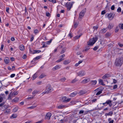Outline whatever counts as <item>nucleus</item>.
<instances>
[{"label": "nucleus", "instance_id": "nucleus-29", "mask_svg": "<svg viewBox=\"0 0 123 123\" xmlns=\"http://www.w3.org/2000/svg\"><path fill=\"white\" fill-rule=\"evenodd\" d=\"M9 60L8 58L6 59L5 60V62L6 64H7L9 62Z\"/></svg>", "mask_w": 123, "mask_h": 123}, {"label": "nucleus", "instance_id": "nucleus-22", "mask_svg": "<svg viewBox=\"0 0 123 123\" xmlns=\"http://www.w3.org/2000/svg\"><path fill=\"white\" fill-rule=\"evenodd\" d=\"M19 48L21 50L23 51L24 49V46L23 45H20L19 47Z\"/></svg>", "mask_w": 123, "mask_h": 123}, {"label": "nucleus", "instance_id": "nucleus-20", "mask_svg": "<svg viewBox=\"0 0 123 123\" xmlns=\"http://www.w3.org/2000/svg\"><path fill=\"white\" fill-rule=\"evenodd\" d=\"M86 93L85 92L83 91H81L79 93V94L80 95H82L85 94Z\"/></svg>", "mask_w": 123, "mask_h": 123}, {"label": "nucleus", "instance_id": "nucleus-56", "mask_svg": "<svg viewBox=\"0 0 123 123\" xmlns=\"http://www.w3.org/2000/svg\"><path fill=\"white\" fill-rule=\"evenodd\" d=\"M106 13V12L105 11V10H104V11H102L101 12V14L102 15H104V14Z\"/></svg>", "mask_w": 123, "mask_h": 123}, {"label": "nucleus", "instance_id": "nucleus-55", "mask_svg": "<svg viewBox=\"0 0 123 123\" xmlns=\"http://www.w3.org/2000/svg\"><path fill=\"white\" fill-rule=\"evenodd\" d=\"M115 8V7L114 5H112L111 7V9L112 10H114V9Z\"/></svg>", "mask_w": 123, "mask_h": 123}, {"label": "nucleus", "instance_id": "nucleus-58", "mask_svg": "<svg viewBox=\"0 0 123 123\" xmlns=\"http://www.w3.org/2000/svg\"><path fill=\"white\" fill-rule=\"evenodd\" d=\"M6 11L7 13H9V7H7L6 8Z\"/></svg>", "mask_w": 123, "mask_h": 123}, {"label": "nucleus", "instance_id": "nucleus-35", "mask_svg": "<svg viewBox=\"0 0 123 123\" xmlns=\"http://www.w3.org/2000/svg\"><path fill=\"white\" fill-rule=\"evenodd\" d=\"M34 52L33 53V54L38 53L41 52V51L40 50H34Z\"/></svg>", "mask_w": 123, "mask_h": 123}, {"label": "nucleus", "instance_id": "nucleus-13", "mask_svg": "<svg viewBox=\"0 0 123 123\" xmlns=\"http://www.w3.org/2000/svg\"><path fill=\"white\" fill-rule=\"evenodd\" d=\"M113 26V25L112 23H110L108 25V28L109 30H111Z\"/></svg>", "mask_w": 123, "mask_h": 123}, {"label": "nucleus", "instance_id": "nucleus-62", "mask_svg": "<svg viewBox=\"0 0 123 123\" xmlns=\"http://www.w3.org/2000/svg\"><path fill=\"white\" fill-rule=\"evenodd\" d=\"M84 112V111L82 110H80L79 112L80 114L83 113Z\"/></svg>", "mask_w": 123, "mask_h": 123}, {"label": "nucleus", "instance_id": "nucleus-36", "mask_svg": "<svg viewBox=\"0 0 123 123\" xmlns=\"http://www.w3.org/2000/svg\"><path fill=\"white\" fill-rule=\"evenodd\" d=\"M111 34V33L109 32L107 33L105 35V36L106 37H108L110 36Z\"/></svg>", "mask_w": 123, "mask_h": 123}, {"label": "nucleus", "instance_id": "nucleus-24", "mask_svg": "<svg viewBox=\"0 0 123 123\" xmlns=\"http://www.w3.org/2000/svg\"><path fill=\"white\" fill-rule=\"evenodd\" d=\"M18 109V107H15L13 109V112H17V111Z\"/></svg>", "mask_w": 123, "mask_h": 123}, {"label": "nucleus", "instance_id": "nucleus-14", "mask_svg": "<svg viewBox=\"0 0 123 123\" xmlns=\"http://www.w3.org/2000/svg\"><path fill=\"white\" fill-rule=\"evenodd\" d=\"M41 57V55L37 56L34 58L33 60L31 62H32L35 61V60H38Z\"/></svg>", "mask_w": 123, "mask_h": 123}, {"label": "nucleus", "instance_id": "nucleus-39", "mask_svg": "<svg viewBox=\"0 0 123 123\" xmlns=\"http://www.w3.org/2000/svg\"><path fill=\"white\" fill-rule=\"evenodd\" d=\"M121 9L120 7H118L117 9V12H121Z\"/></svg>", "mask_w": 123, "mask_h": 123}, {"label": "nucleus", "instance_id": "nucleus-2", "mask_svg": "<svg viewBox=\"0 0 123 123\" xmlns=\"http://www.w3.org/2000/svg\"><path fill=\"white\" fill-rule=\"evenodd\" d=\"M50 86V85H48L46 87V89L45 90V92H43L42 93L43 94L45 93L48 94L49 93H50L52 92L53 91L54 89L52 88Z\"/></svg>", "mask_w": 123, "mask_h": 123}, {"label": "nucleus", "instance_id": "nucleus-52", "mask_svg": "<svg viewBox=\"0 0 123 123\" xmlns=\"http://www.w3.org/2000/svg\"><path fill=\"white\" fill-rule=\"evenodd\" d=\"M37 92L36 90H34L32 93V94L33 95L36 94L37 93Z\"/></svg>", "mask_w": 123, "mask_h": 123}, {"label": "nucleus", "instance_id": "nucleus-41", "mask_svg": "<svg viewBox=\"0 0 123 123\" xmlns=\"http://www.w3.org/2000/svg\"><path fill=\"white\" fill-rule=\"evenodd\" d=\"M102 92V90H100L98 91L96 94V95H99Z\"/></svg>", "mask_w": 123, "mask_h": 123}, {"label": "nucleus", "instance_id": "nucleus-1", "mask_svg": "<svg viewBox=\"0 0 123 123\" xmlns=\"http://www.w3.org/2000/svg\"><path fill=\"white\" fill-rule=\"evenodd\" d=\"M123 63L122 58H117L115 62V64L117 67H121Z\"/></svg>", "mask_w": 123, "mask_h": 123}, {"label": "nucleus", "instance_id": "nucleus-63", "mask_svg": "<svg viewBox=\"0 0 123 123\" xmlns=\"http://www.w3.org/2000/svg\"><path fill=\"white\" fill-rule=\"evenodd\" d=\"M42 82L41 81H39L37 83V84L38 85H40L41 84Z\"/></svg>", "mask_w": 123, "mask_h": 123}, {"label": "nucleus", "instance_id": "nucleus-26", "mask_svg": "<svg viewBox=\"0 0 123 123\" xmlns=\"http://www.w3.org/2000/svg\"><path fill=\"white\" fill-rule=\"evenodd\" d=\"M46 76V75H45L44 74H41L40 77L39 78L40 79H42L43 78H44Z\"/></svg>", "mask_w": 123, "mask_h": 123}, {"label": "nucleus", "instance_id": "nucleus-33", "mask_svg": "<svg viewBox=\"0 0 123 123\" xmlns=\"http://www.w3.org/2000/svg\"><path fill=\"white\" fill-rule=\"evenodd\" d=\"M99 83H101L102 85H105L103 83L104 82H103L102 80L101 79H99Z\"/></svg>", "mask_w": 123, "mask_h": 123}, {"label": "nucleus", "instance_id": "nucleus-30", "mask_svg": "<svg viewBox=\"0 0 123 123\" xmlns=\"http://www.w3.org/2000/svg\"><path fill=\"white\" fill-rule=\"evenodd\" d=\"M119 27L120 29H123V23L122 24H120L119 25Z\"/></svg>", "mask_w": 123, "mask_h": 123}, {"label": "nucleus", "instance_id": "nucleus-49", "mask_svg": "<svg viewBox=\"0 0 123 123\" xmlns=\"http://www.w3.org/2000/svg\"><path fill=\"white\" fill-rule=\"evenodd\" d=\"M81 35H82V34H81L79 35H77L75 37V38L76 39H78L80 37V36Z\"/></svg>", "mask_w": 123, "mask_h": 123}, {"label": "nucleus", "instance_id": "nucleus-64", "mask_svg": "<svg viewBox=\"0 0 123 123\" xmlns=\"http://www.w3.org/2000/svg\"><path fill=\"white\" fill-rule=\"evenodd\" d=\"M43 120H42L41 121H39L37 122H36V123H41L43 122Z\"/></svg>", "mask_w": 123, "mask_h": 123}, {"label": "nucleus", "instance_id": "nucleus-44", "mask_svg": "<svg viewBox=\"0 0 123 123\" xmlns=\"http://www.w3.org/2000/svg\"><path fill=\"white\" fill-rule=\"evenodd\" d=\"M38 32L39 31L37 29L35 30L34 31V33H35V34H36L37 33H38Z\"/></svg>", "mask_w": 123, "mask_h": 123}, {"label": "nucleus", "instance_id": "nucleus-12", "mask_svg": "<svg viewBox=\"0 0 123 123\" xmlns=\"http://www.w3.org/2000/svg\"><path fill=\"white\" fill-rule=\"evenodd\" d=\"M110 76V75L109 74H106L104 75L102 77L103 79H105L107 78Z\"/></svg>", "mask_w": 123, "mask_h": 123}, {"label": "nucleus", "instance_id": "nucleus-43", "mask_svg": "<svg viewBox=\"0 0 123 123\" xmlns=\"http://www.w3.org/2000/svg\"><path fill=\"white\" fill-rule=\"evenodd\" d=\"M46 16L47 17H50V14L48 12H46Z\"/></svg>", "mask_w": 123, "mask_h": 123}, {"label": "nucleus", "instance_id": "nucleus-40", "mask_svg": "<svg viewBox=\"0 0 123 123\" xmlns=\"http://www.w3.org/2000/svg\"><path fill=\"white\" fill-rule=\"evenodd\" d=\"M119 30V27L118 26H117L115 29V32H117Z\"/></svg>", "mask_w": 123, "mask_h": 123}, {"label": "nucleus", "instance_id": "nucleus-37", "mask_svg": "<svg viewBox=\"0 0 123 123\" xmlns=\"http://www.w3.org/2000/svg\"><path fill=\"white\" fill-rule=\"evenodd\" d=\"M64 59L63 58H61L60 59H59L58 60H57V61H56V62H60L62 61Z\"/></svg>", "mask_w": 123, "mask_h": 123}, {"label": "nucleus", "instance_id": "nucleus-38", "mask_svg": "<svg viewBox=\"0 0 123 123\" xmlns=\"http://www.w3.org/2000/svg\"><path fill=\"white\" fill-rule=\"evenodd\" d=\"M64 106L62 105H60L57 106V108H58L61 109Z\"/></svg>", "mask_w": 123, "mask_h": 123}, {"label": "nucleus", "instance_id": "nucleus-60", "mask_svg": "<svg viewBox=\"0 0 123 123\" xmlns=\"http://www.w3.org/2000/svg\"><path fill=\"white\" fill-rule=\"evenodd\" d=\"M4 45L3 44H2L1 45V51H2L3 50V47H4Z\"/></svg>", "mask_w": 123, "mask_h": 123}, {"label": "nucleus", "instance_id": "nucleus-23", "mask_svg": "<svg viewBox=\"0 0 123 123\" xmlns=\"http://www.w3.org/2000/svg\"><path fill=\"white\" fill-rule=\"evenodd\" d=\"M37 77V73L34 74L33 76L32 80H35Z\"/></svg>", "mask_w": 123, "mask_h": 123}, {"label": "nucleus", "instance_id": "nucleus-48", "mask_svg": "<svg viewBox=\"0 0 123 123\" xmlns=\"http://www.w3.org/2000/svg\"><path fill=\"white\" fill-rule=\"evenodd\" d=\"M42 44L43 45L42 47V48H44L46 47V46L45 45V43L44 42H42Z\"/></svg>", "mask_w": 123, "mask_h": 123}, {"label": "nucleus", "instance_id": "nucleus-46", "mask_svg": "<svg viewBox=\"0 0 123 123\" xmlns=\"http://www.w3.org/2000/svg\"><path fill=\"white\" fill-rule=\"evenodd\" d=\"M111 100H109L107 101L106 102V104H109V103H111Z\"/></svg>", "mask_w": 123, "mask_h": 123}, {"label": "nucleus", "instance_id": "nucleus-25", "mask_svg": "<svg viewBox=\"0 0 123 123\" xmlns=\"http://www.w3.org/2000/svg\"><path fill=\"white\" fill-rule=\"evenodd\" d=\"M66 49L65 48H63L62 51H61L60 53L61 54H62L65 51Z\"/></svg>", "mask_w": 123, "mask_h": 123}, {"label": "nucleus", "instance_id": "nucleus-45", "mask_svg": "<svg viewBox=\"0 0 123 123\" xmlns=\"http://www.w3.org/2000/svg\"><path fill=\"white\" fill-rule=\"evenodd\" d=\"M78 81V80H76V79H75L73 80L72 82H71V83H74L75 82H76V81Z\"/></svg>", "mask_w": 123, "mask_h": 123}, {"label": "nucleus", "instance_id": "nucleus-19", "mask_svg": "<svg viewBox=\"0 0 123 123\" xmlns=\"http://www.w3.org/2000/svg\"><path fill=\"white\" fill-rule=\"evenodd\" d=\"M17 117V115L15 114H13L10 117V118L11 119L15 118Z\"/></svg>", "mask_w": 123, "mask_h": 123}, {"label": "nucleus", "instance_id": "nucleus-7", "mask_svg": "<svg viewBox=\"0 0 123 123\" xmlns=\"http://www.w3.org/2000/svg\"><path fill=\"white\" fill-rule=\"evenodd\" d=\"M77 74L78 76H82L85 74V73L84 71H81L77 73Z\"/></svg>", "mask_w": 123, "mask_h": 123}, {"label": "nucleus", "instance_id": "nucleus-5", "mask_svg": "<svg viewBox=\"0 0 123 123\" xmlns=\"http://www.w3.org/2000/svg\"><path fill=\"white\" fill-rule=\"evenodd\" d=\"M74 3V2H68L66 4L65 6L67 8V10L68 11L70 10Z\"/></svg>", "mask_w": 123, "mask_h": 123}, {"label": "nucleus", "instance_id": "nucleus-16", "mask_svg": "<svg viewBox=\"0 0 123 123\" xmlns=\"http://www.w3.org/2000/svg\"><path fill=\"white\" fill-rule=\"evenodd\" d=\"M113 114V112L112 111H111L109 113H105V116H111Z\"/></svg>", "mask_w": 123, "mask_h": 123}, {"label": "nucleus", "instance_id": "nucleus-9", "mask_svg": "<svg viewBox=\"0 0 123 123\" xmlns=\"http://www.w3.org/2000/svg\"><path fill=\"white\" fill-rule=\"evenodd\" d=\"M61 67V66H60L59 65H57L54 67H53L52 68V70L53 71H55L60 68Z\"/></svg>", "mask_w": 123, "mask_h": 123}, {"label": "nucleus", "instance_id": "nucleus-27", "mask_svg": "<svg viewBox=\"0 0 123 123\" xmlns=\"http://www.w3.org/2000/svg\"><path fill=\"white\" fill-rule=\"evenodd\" d=\"M19 98L17 97H16L12 100V101L15 102H17Z\"/></svg>", "mask_w": 123, "mask_h": 123}, {"label": "nucleus", "instance_id": "nucleus-4", "mask_svg": "<svg viewBox=\"0 0 123 123\" xmlns=\"http://www.w3.org/2000/svg\"><path fill=\"white\" fill-rule=\"evenodd\" d=\"M86 12V9L85 8L83 9L80 12L78 18V19L79 20L81 21V20L82 18L83 17Z\"/></svg>", "mask_w": 123, "mask_h": 123}, {"label": "nucleus", "instance_id": "nucleus-31", "mask_svg": "<svg viewBox=\"0 0 123 123\" xmlns=\"http://www.w3.org/2000/svg\"><path fill=\"white\" fill-rule=\"evenodd\" d=\"M88 79H84L82 81V82L84 84H85L88 81Z\"/></svg>", "mask_w": 123, "mask_h": 123}, {"label": "nucleus", "instance_id": "nucleus-51", "mask_svg": "<svg viewBox=\"0 0 123 123\" xmlns=\"http://www.w3.org/2000/svg\"><path fill=\"white\" fill-rule=\"evenodd\" d=\"M34 96H33L31 97H29L27 98V99L29 100H31L33 98Z\"/></svg>", "mask_w": 123, "mask_h": 123}, {"label": "nucleus", "instance_id": "nucleus-53", "mask_svg": "<svg viewBox=\"0 0 123 123\" xmlns=\"http://www.w3.org/2000/svg\"><path fill=\"white\" fill-rule=\"evenodd\" d=\"M78 25V24H77V23L75 22L74 25V27L75 28H76L77 27Z\"/></svg>", "mask_w": 123, "mask_h": 123}, {"label": "nucleus", "instance_id": "nucleus-8", "mask_svg": "<svg viewBox=\"0 0 123 123\" xmlns=\"http://www.w3.org/2000/svg\"><path fill=\"white\" fill-rule=\"evenodd\" d=\"M51 114L50 113H47L46 115L45 118L49 120L51 116Z\"/></svg>", "mask_w": 123, "mask_h": 123}, {"label": "nucleus", "instance_id": "nucleus-61", "mask_svg": "<svg viewBox=\"0 0 123 123\" xmlns=\"http://www.w3.org/2000/svg\"><path fill=\"white\" fill-rule=\"evenodd\" d=\"M15 75V74H11L10 75V77L11 78H13L14 77Z\"/></svg>", "mask_w": 123, "mask_h": 123}, {"label": "nucleus", "instance_id": "nucleus-32", "mask_svg": "<svg viewBox=\"0 0 123 123\" xmlns=\"http://www.w3.org/2000/svg\"><path fill=\"white\" fill-rule=\"evenodd\" d=\"M89 47L88 46H86L85 47V49L83 50V51H86L90 49Z\"/></svg>", "mask_w": 123, "mask_h": 123}, {"label": "nucleus", "instance_id": "nucleus-34", "mask_svg": "<svg viewBox=\"0 0 123 123\" xmlns=\"http://www.w3.org/2000/svg\"><path fill=\"white\" fill-rule=\"evenodd\" d=\"M10 112V109H7L6 111L5 112V113H9Z\"/></svg>", "mask_w": 123, "mask_h": 123}, {"label": "nucleus", "instance_id": "nucleus-42", "mask_svg": "<svg viewBox=\"0 0 123 123\" xmlns=\"http://www.w3.org/2000/svg\"><path fill=\"white\" fill-rule=\"evenodd\" d=\"M101 31L102 33H104L106 31V29L103 28L101 30Z\"/></svg>", "mask_w": 123, "mask_h": 123}, {"label": "nucleus", "instance_id": "nucleus-15", "mask_svg": "<svg viewBox=\"0 0 123 123\" xmlns=\"http://www.w3.org/2000/svg\"><path fill=\"white\" fill-rule=\"evenodd\" d=\"M5 95L4 94H1L0 96V103L3 100V97H4Z\"/></svg>", "mask_w": 123, "mask_h": 123}, {"label": "nucleus", "instance_id": "nucleus-18", "mask_svg": "<svg viewBox=\"0 0 123 123\" xmlns=\"http://www.w3.org/2000/svg\"><path fill=\"white\" fill-rule=\"evenodd\" d=\"M70 62V61L69 60H65L64 62H63V63L65 65H67Z\"/></svg>", "mask_w": 123, "mask_h": 123}, {"label": "nucleus", "instance_id": "nucleus-11", "mask_svg": "<svg viewBox=\"0 0 123 123\" xmlns=\"http://www.w3.org/2000/svg\"><path fill=\"white\" fill-rule=\"evenodd\" d=\"M115 16V14H114L113 13H110L108 15V17L109 18H113Z\"/></svg>", "mask_w": 123, "mask_h": 123}, {"label": "nucleus", "instance_id": "nucleus-54", "mask_svg": "<svg viewBox=\"0 0 123 123\" xmlns=\"http://www.w3.org/2000/svg\"><path fill=\"white\" fill-rule=\"evenodd\" d=\"M36 106H32L29 107L28 108L29 109H32L34 108H35L36 107Z\"/></svg>", "mask_w": 123, "mask_h": 123}, {"label": "nucleus", "instance_id": "nucleus-59", "mask_svg": "<svg viewBox=\"0 0 123 123\" xmlns=\"http://www.w3.org/2000/svg\"><path fill=\"white\" fill-rule=\"evenodd\" d=\"M117 85H115L113 87V89H116L117 87Z\"/></svg>", "mask_w": 123, "mask_h": 123}, {"label": "nucleus", "instance_id": "nucleus-47", "mask_svg": "<svg viewBox=\"0 0 123 123\" xmlns=\"http://www.w3.org/2000/svg\"><path fill=\"white\" fill-rule=\"evenodd\" d=\"M98 28V26L97 25L94 26L93 27V28L94 29V30H97Z\"/></svg>", "mask_w": 123, "mask_h": 123}, {"label": "nucleus", "instance_id": "nucleus-3", "mask_svg": "<svg viewBox=\"0 0 123 123\" xmlns=\"http://www.w3.org/2000/svg\"><path fill=\"white\" fill-rule=\"evenodd\" d=\"M98 39V37H96L90 39L87 42V44L90 46L92 45Z\"/></svg>", "mask_w": 123, "mask_h": 123}, {"label": "nucleus", "instance_id": "nucleus-21", "mask_svg": "<svg viewBox=\"0 0 123 123\" xmlns=\"http://www.w3.org/2000/svg\"><path fill=\"white\" fill-rule=\"evenodd\" d=\"M67 98L66 97H62L61 100L62 102H64V103H65V101L66 100Z\"/></svg>", "mask_w": 123, "mask_h": 123}, {"label": "nucleus", "instance_id": "nucleus-57", "mask_svg": "<svg viewBox=\"0 0 123 123\" xmlns=\"http://www.w3.org/2000/svg\"><path fill=\"white\" fill-rule=\"evenodd\" d=\"M71 99L70 98H69L67 99H66V100H65V103H67L69 101H70Z\"/></svg>", "mask_w": 123, "mask_h": 123}, {"label": "nucleus", "instance_id": "nucleus-17", "mask_svg": "<svg viewBox=\"0 0 123 123\" xmlns=\"http://www.w3.org/2000/svg\"><path fill=\"white\" fill-rule=\"evenodd\" d=\"M77 94V92H74L71 93L70 95V96L72 97H74Z\"/></svg>", "mask_w": 123, "mask_h": 123}, {"label": "nucleus", "instance_id": "nucleus-6", "mask_svg": "<svg viewBox=\"0 0 123 123\" xmlns=\"http://www.w3.org/2000/svg\"><path fill=\"white\" fill-rule=\"evenodd\" d=\"M18 94V92L17 91H14L13 93L12 92L10 93V95H9L8 99H12L11 97L13 96L17 95Z\"/></svg>", "mask_w": 123, "mask_h": 123}, {"label": "nucleus", "instance_id": "nucleus-50", "mask_svg": "<svg viewBox=\"0 0 123 123\" xmlns=\"http://www.w3.org/2000/svg\"><path fill=\"white\" fill-rule=\"evenodd\" d=\"M98 46H96L93 48V50L96 51L98 49Z\"/></svg>", "mask_w": 123, "mask_h": 123}, {"label": "nucleus", "instance_id": "nucleus-28", "mask_svg": "<svg viewBox=\"0 0 123 123\" xmlns=\"http://www.w3.org/2000/svg\"><path fill=\"white\" fill-rule=\"evenodd\" d=\"M66 80V78L65 77L62 78L60 79V80L62 82H64Z\"/></svg>", "mask_w": 123, "mask_h": 123}, {"label": "nucleus", "instance_id": "nucleus-10", "mask_svg": "<svg viewBox=\"0 0 123 123\" xmlns=\"http://www.w3.org/2000/svg\"><path fill=\"white\" fill-rule=\"evenodd\" d=\"M97 83L96 80H92L90 81V84L92 85H94L96 84Z\"/></svg>", "mask_w": 123, "mask_h": 123}]
</instances>
